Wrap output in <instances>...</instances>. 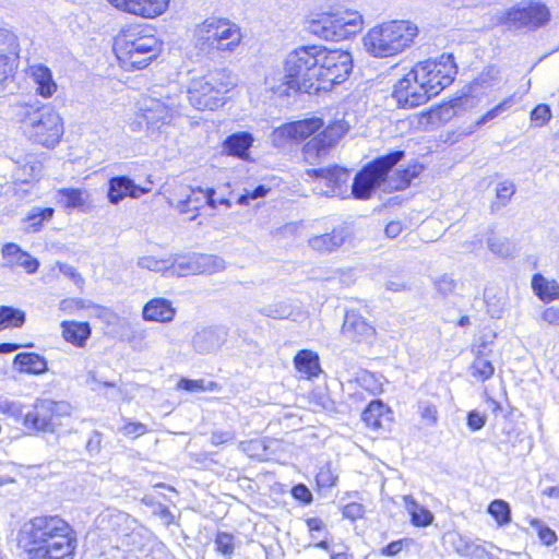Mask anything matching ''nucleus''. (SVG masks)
Segmentation results:
<instances>
[{
	"mask_svg": "<svg viewBox=\"0 0 559 559\" xmlns=\"http://www.w3.org/2000/svg\"><path fill=\"white\" fill-rule=\"evenodd\" d=\"M403 157V151H394L364 166L355 175L352 183L353 197L358 200H367L380 187H383L384 191H400L409 187L412 180L421 174L424 167L414 164L405 169H397L389 176L390 170Z\"/></svg>",
	"mask_w": 559,
	"mask_h": 559,
	"instance_id": "nucleus-1",
	"label": "nucleus"
},
{
	"mask_svg": "<svg viewBox=\"0 0 559 559\" xmlns=\"http://www.w3.org/2000/svg\"><path fill=\"white\" fill-rule=\"evenodd\" d=\"M15 116L22 123L26 135L34 143L45 147H55L63 134V123L60 115L48 105L20 104Z\"/></svg>",
	"mask_w": 559,
	"mask_h": 559,
	"instance_id": "nucleus-2",
	"label": "nucleus"
},
{
	"mask_svg": "<svg viewBox=\"0 0 559 559\" xmlns=\"http://www.w3.org/2000/svg\"><path fill=\"white\" fill-rule=\"evenodd\" d=\"M417 33V26L408 21H391L369 29L364 46L371 56L388 58L409 47Z\"/></svg>",
	"mask_w": 559,
	"mask_h": 559,
	"instance_id": "nucleus-3",
	"label": "nucleus"
},
{
	"mask_svg": "<svg viewBox=\"0 0 559 559\" xmlns=\"http://www.w3.org/2000/svg\"><path fill=\"white\" fill-rule=\"evenodd\" d=\"M318 46H302L290 51L285 59V79L289 88L316 94L326 90L319 82Z\"/></svg>",
	"mask_w": 559,
	"mask_h": 559,
	"instance_id": "nucleus-4",
	"label": "nucleus"
},
{
	"mask_svg": "<svg viewBox=\"0 0 559 559\" xmlns=\"http://www.w3.org/2000/svg\"><path fill=\"white\" fill-rule=\"evenodd\" d=\"M114 50L122 68L140 70L157 57L160 43L154 35L128 29L116 37Z\"/></svg>",
	"mask_w": 559,
	"mask_h": 559,
	"instance_id": "nucleus-5",
	"label": "nucleus"
},
{
	"mask_svg": "<svg viewBox=\"0 0 559 559\" xmlns=\"http://www.w3.org/2000/svg\"><path fill=\"white\" fill-rule=\"evenodd\" d=\"M194 45L203 52H233L242 39L240 27L226 19L209 17L198 24L193 34Z\"/></svg>",
	"mask_w": 559,
	"mask_h": 559,
	"instance_id": "nucleus-6",
	"label": "nucleus"
},
{
	"mask_svg": "<svg viewBox=\"0 0 559 559\" xmlns=\"http://www.w3.org/2000/svg\"><path fill=\"white\" fill-rule=\"evenodd\" d=\"M182 95L177 85L154 86L140 100V110L148 128L168 124L180 114Z\"/></svg>",
	"mask_w": 559,
	"mask_h": 559,
	"instance_id": "nucleus-7",
	"label": "nucleus"
},
{
	"mask_svg": "<svg viewBox=\"0 0 559 559\" xmlns=\"http://www.w3.org/2000/svg\"><path fill=\"white\" fill-rule=\"evenodd\" d=\"M362 15L358 11L345 10L321 13L306 22V29L324 40L340 41L360 32Z\"/></svg>",
	"mask_w": 559,
	"mask_h": 559,
	"instance_id": "nucleus-8",
	"label": "nucleus"
},
{
	"mask_svg": "<svg viewBox=\"0 0 559 559\" xmlns=\"http://www.w3.org/2000/svg\"><path fill=\"white\" fill-rule=\"evenodd\" d=\"M217 76L228 78V73L226 70H217L191 83L188 90V99L193 107L199 110H214L222 105L218 95L229 91L234 83L229 80L227 83L217 85Z\"/></svg>",
	"mask_w": 559,
	"mask_h": 559,
	"instance_id": "nucleus-9",
	"label": "nucleus"
},
{
	"mask_svg": "<svg viewBox=\"0 0 559 559\" xmlns=\"http://www.w3.org/2000/svg\"><path fill=\"white\" fill-rule=\"evenodd\" d=\"M415 67L430 97L449 86L457 72L452 55H442L439 60L420 61Z\"/></svg>",
	"mask_w": 559,
	"mask_h": 559,
	"instance_id": "nucleus-10",
	"label": "nucleus"
},
{
	"mask_svg": "<svg viewBox=\"0 0 559 559\" xmlns=\"http://www.w3.org/2000/svg\"><path fill=\"white\" fill-rule=\"evenodd\" d=\"M319 82L326 86L343 83L353 69V58L345 50H328L318 46Z\"/></svg>",
	"mask_w": 559,
	"mask_h": 559,
	"instance_id": "nucleus-11",
	"label": "nucleus"
},
{
	"mask_svg": "<svg viewBox=\"0 0 559 559\" xmlns=\"http://www.w3.org/2000/svg\"><path fill=\"white\" fill-rule=\"evenodd\" d=\"M29 559H73L76 548V534L70 524L66 532L48 538L40 544H32L24 547Z\"/></svg>",
	"mask_w": 559,
	"mask_h": 559,
	"instance_id": "nucleus-12",
	"label": "nucleus"
},
{
	"mask_svg": "<svg viewBox=\"0 0 559 559\" xmlns=\"http://www.w3.org/2000/svg\"><path fill=\"white\" fill-rule=\"evenodd\" d=\"M69 523L59 515L35 516L23 525L20 531V544L28 547L32 544L47 542L58 533L66 532Z\"/></svg>",
	"mask_w": 559,
	"mask_h": 559,
	"instance_id": "nucleus-13",
	"label": "nucleus"
},
{
	"mask_svg": "<svg viewBox=\"0 0 559 559\" xmlns=\"http://www.w3.org/2000/svg\"><path fill=\"white\" fill-rule=\"evenodd\" d=\"M69 404L62 401L37 400L34 408L24 417V427L33 432H51L53 431V418L69 414Z\"/></svg>",
	"mask_w": 559,
	"mask_h": 559,
	"instance_id": "nucleus-14",
	"label": "nucleus"
},
{
	"mask_svg": "<svg viewBox=\"0 0 559 559\" xmlns=\"http://www.w3.org/2000/svg\"><path fill=\"white\" fill-rule=\"evenodd\" d=\"M392 96L401 108H414L431 98L415 66L394 84Z\"/></svg>",
	"mask_w": 559,
	"mask_h": 559,
	"instance_id": "nucleus-15",
	"label": "nucleus"
},
{
	"mask_svg": "<svg viewBox=\"0 0 559 559\" xmlns=\"http://www.w3.org/2000/svg\"><path fill=\"white\" fill-rule=\"evenodd\" d=\"M350 122L346 115L335 118L321 133L312 138L304 147L307 158H321L326 155L329 148L333 147L349 131Z\"/></svg>",
	"mask_w": 559,
	"mask_h": 559,
	"instance_id": "nucleus-16",
	"label": "nucleus"
},
{
	"mask_svg": "<svg viewBox=\"0 0 559 559\" xmlns=\"http://www.w3.org/2000/svg\"><path fill=\"white\" fill-rule=\"evenodd\" d=\"M308 174L318 180L319 193L326 197L345 198L349 173L340 166L311 169Z\"/></svg>",
	"mask_w": 559,
	"mask_h": 559,
	"instance_id": "nucleus-17",
	"label": "nucleus"
},
{
	"mask_svg": "<svg viewBox=\"0 0 559 559\" xmlns=\"http://www.w3.org/2000/svg\"><path fill=\"white\" fill-rule=\"evenodd\" d=\"M342 334L356 343L370 342L376 329L358 312L347 311L342 325Z\"/></svg>",
	"mask_w": 559,
	"mask_h": 559,
	"instance_id": "nucleus-18",
	"label": "nucleus"
},
{
	"mask_svg": "<svg viewBox=\"0 0 559 559\" xmlns=\"http://www.w3.org/2000/svg\"><path fill=\"white\" fill-rule=\"evenodd\" d=\"M322 126L323 121L320 118L294 121L277 128L274 131V139L304 141L317 132Z\"/></svg>",
	"mask_w": 559,
	"mask_h": 559,
	"instance_id": "nucleus-19",
	"label": "nucleus"
},
{
	"mask_svg": "<svg viewBox=\"0 0 559 559\" xmlns=\"http://www.w3.org/2000/svg\"><path fill=\"white\" fill-rule=\"evenodd\" d=\"M147 192L148 189L135 185L128 176H116L108 182V200L115 205L127 197L138 199Z\"/></svg>",
	"mask_w": 559,
	"mask_h": 559,
	"instance_id": "nucleus-20",
	"label": "nucleus"
},
{
	"mask_svg": "<svg viewBox=\"0 0 559 559\" xmlns=\"http://www.w3.org/2000/svg\"><path fill=\"white\" fill-rule=\"evenodd\" d=\"M3 265L7 267H22L27 274H34L39 267V261L14 242H8L1 250Z\"/></svg>",
	"mask_w": 559,
	"mask_h": 559,
	"instance_id": "nucleus-21",
	"label": "nucleus"
},
{
	"mask_svg": "<svg viewBox=\"0 0 559 559\" xmlns=\"http://www.w3.org/2000/svg\"><path fill=\"white\" fill-rule=\"evenodd\" d=\"M178 271L171 273L183 275L187 273H209L213 274L225 269V261L214 254H195L187 263H179Z\"/></svg>",
	"mask_w": 559,
	"mask_h": 559,
	"instance_id": "nucleus-22",
	"label": "nucleus"
},
{
	"mask_svg": "<svg viewBox=\"0 0 559 559\" xmlns=\"http://www.w3.org/2000/svg\"><path fill=\"white\" fill-rule=\"evenodd\" d=\"M350 236V229L346 225L334 227L330 233L309 238V247L320 253H330L337 250Z\"/></svg>",
	"mask_w": 559,
	"mask_h": 559,
	"instance_id": "nucleus-23",
	"label": "nucleus"
},
{
	"mask_svg": "<svg viewBox=\"0 0 559 559\" xmlns=\"http://www.w3.org/2000/svg\"><path fill=\"white\" fill-rule=\"evenodd\" d=\"M226 332L219 329L206 328L195 333L192 345L195 352L209 354L218 349L225 342Z\"/></svg>",
	"mask_w": 559,
	"mask_h": 559,
	"instance_id": "nucleus-24",
	"label": "nucleus"
},
{
	"mask_svg": "<svg viewBox=\"0 0 559 559\" xmlns=\"http://www.w3.org/2000/svg\"><path fill=\"white\" fill-rule=\"evenodd\" d=\"M58 202L67 210H78L88 212L91 205V194L88 191L75 188H62L58 190Z\"/></svg>",
	"mask_w": 559,
	"mask_h": 559,
	"instance_id": "nucleus-25",
	"label": "nucleus"
},
{
	"mask_svg": "<svg viewBox=\"0 0 559 559\" xmlns=\"http://www.w3.org/2000/svg\"><path fill=\"white\" fill-rule=\"evenodd\" d=\"M142 313L145 321L169 322L175 317V309L169 300L154 298L145 304Z\"/></svg>",
	"mask_w": 559,
	"mask_h": 559,
	"instance_id": "nucleus-26",
	"label": "nucleus"
},
{
	"mask_svg": "<svg viewBox=\"0 0 559 559\" xmlns=\"http://www.w3.org/2000/svg\"><path fill=\"white\" fill-rule=\"evenodd\" d=\"M169 0H130L124 12L145 19H154L167 9Z\"/></svg>",
	"mask_w": 559,
	"mask_h": 559,
	"instance_id": "nucleus-27",
	"label": "nucleus"
},
{
	"mask_svg": "<svg viewBox=\"0 0 559 559\" xmlns=\"http://www.w3.org/2000/svg\"><path fill=\"white\" fill-rule=\"evenodd\" d=\"M13 365L20 372L40 374L47 370V360L36 353H20Z\"/></svg>",
	"mask_w": 559,
	"mask_h": 559,
	"instance_id": "nucleus-28",
	"label": "nucleus"
},
{
	"mask_svg": "<svg viewBox=\"0 0 559 559\" xmlns=\"http://www.w3.org/2000/svg\"><path fill=\"white\" fill-rule=\"evenodd\" d=\"M253 138L248 132H239L229 135L224 142V150L229 154L245 158L249 147L252 145Z\"/></svg>",
	"mask_w": 559,
	"mask_h": 559,
	"instance_id": "nucleus-29",
	"label": "nucleus"
},
{
	"mask_svg": "<svg viewBox=\"0 0 559 559\" xmlns=\"http://www.w3.org/2000/svg\"><path fill=\"white\" fill-rule=\"evenodd\" d=\"M296 369L307 378L317 377L321 371L319 356L311 350L301 349L294 359Z\"/></svg>",
	"mask_w": 559,
	"mask_h": 559,
	"instance_id": "nucleus-30",
	"label": "nucleus"
},
{
	"mask_svg": "<svg viewBox=\"0 0 559 559\" xmlns=\"http://www.w3.org/2000/svg\"><path fill=\"white\" fill-rule=\"evenodd\" d=\"M63 337L75 346H84L91 336V328L87 322H63Z\"/></svg>",
	"mask_w": 559,
	"mask_h": 559,
	"instance_id": "nucleus-31",
	"label": "nucleus"
},
{
	"mask_svg": "<svg viewBox=\"0 0 559 559\" xmlns=\"http://www.w3.org/2000/svg\"><path fill=\"white\" fill-rule=\"evenodd\" d=\"M524 22H526L524 28L527 29H536L545 25L550 19L548 8L538 2H531L528 5L524 7Z\"/></svg>",
	"mask_w": 559,
	"mask_h": 559,
	"instance_id": "nucleus-32",
	"label": "nucleus"
},
{
	"mask_svg": "<svg viewBox=\"0 0 559 559\" xmlns=\"http://www.w3.org/2000/svg\"><path fill=\"white\" fill-rule=\"evenodd\" d=\"M33 79L37 85V93L43 97H50L57 91V84L52 79L51 71L46 66L33 68Z\"/></svg>",
	"mask_w": 559,
	"mask_h": 559,
	"instance_id": "nucleus-33",
	"label": "nucleus"
},
{
	"mask_svg": "<svg viewBox=\"0 0 559 559\" xmlns=\"http://www.w3.org/2000/svg\"><path fill=\"white\" fill-rule=\"evenodd\" d=\"M532 287L543 301L559 299V285L555 281L549 282L542 274L533 275Z\"/></svg>",
	"mask_w": 559,
	"mask_h": 559,
	"instance_id": "nucleus-34",
	"label": "nucleus"
},
{
	"mask_svg": "<svg viewBox=\"0 0 559 559\" xmlns=\"http://www.w3.org/2000/svg\"><path fill=\"white\" fill-rule=\"evenodd\" d=\"M368 427L376 430L383 427V420L388 418V407L381 401L371 402L361 415Z\"/></svg>",
	"mask_w": 559,
	"mask_h": 559,
	"instance_id": "nucleus-35",
	"label": "nucleus"
},
{
	"mask_svg": "<svg viewBox=\"0 0 559 559\" xmlns=\"http://www.w3.org/2000/svg\"><path fill=\"white\" fill-rule=\"evenodd\" d=\"M405 508L411 515L415 526H428L433 521V514L423 506L418 504L412 496L404 497Z\"/></svg>",
	"mask_w": 559,
	"mask_h": 559,
	"instance_id": "nucleus-36",
	"label": "nucleus"
},
{
	"mask_svg": "<svg viewBox=\"0 0 559 559\" xmlns=\"http://www.w3.org/2000/svg\"><path fill=\"white\" fill-rule=\"evenodd\" d=\"M524 7H513L497 15V23L509 29H522L525 27Z\"/></svg>",
	"mask_w": 559,
	"mask_h": 559,
	"instance_id": "nucleus-37",
	"label": "nucleus"
},
{
	"mask_svg": "<svg viewBox=\"0 0 559 559\" xmlns=\"http://www.w3.org/2000/svg\"><path fill=\"white\" fill-rule=\"evenodd\" d=\"M19 44L13 33L8 29L0 28V58L17 63Z\"/></svg>",
	"mask_w": 559,
	"mask_h": 559,
	"instance_id": "nucleus-38",
	"label": "nucleus"
},
{
	"mask_svg": "<svg viewBox=\"0 0 559 559\" xmlns=\"http://www.w3.org/2000/svg\"><path fill=\"white\" fill-rule=\"evenodd\" d=\"M24 311L10 306L0 307V331L9 326L20 328L24 324Z\"/></svg>",
	"mask_w": 559,
	"mask_h": 559,
	"instance_id": "nucleus-39",
	"label": "nucleus"
},
{
	"mask_svg": "<svg viewBox=\"0 0 559 559\" xmlns=\"http://www.w3.org/2000/svg\"><path fill=\"white\" fill-rule=\"evenodd\" d=\"M488 249L496 255L501 258H507L511 255L513 251V246L506 237H500L496 235L493 231L487 238Z\"/></svg>",
	"mask_w": 559,
	"mask_h": 559,
	"instance_id": "nucleus-40",
	"label": "nucleus"
},
{
	"mask_svg": "<svg viewBox=\"0 0 559 559\" xmlns=\"http://www.w3.org/2000/svg\"><path fill=\"white\" fill-rule=\"evenodd\" d=\"M513 98L509 97L501 103H499L497 106L488 110L486 114L480 116L473 126L469 127V133L474 132L477 128H481L487 122L493 120L498 116H500L502 112H504L507 109H509L513 105Z\"/></svg>",
	"mask_w": 559,
	"mask_h": 559,
	"instance_id": "nucleus-41",
	"label": "nucleus"
},
{
	"mask_svg": "<svg viewBox=\"0 0 559 559\" xmlns=\"http://www.w3.org/2000/svg\"><path fill=\"white\" fill-rule=\"evenodd\" d=\"M500 70L496 66L485 68L473 82V88H489L498 84Z\"/></svg>",
	"mask_w": 559,
	"mask_h": 559,
	"instance_id": "nucleus-42",
	"label": "nucleus"
},
{
	"mask_svg": "<svg viewBox=\"0 0 559 559\" xmlns=\"http://www.w3.org/2000/svg\"><path fill=\"white\" fill-rule=\"evenodd\" d=\"M488 512L499 525H506L511 522L510 506L503 500H493L488 507Z\"/></svg>",
	"mask_w": 559,
	"mask_h": 559,
	"instance_id": "nucleus-43",
	"label": "nucleus"
},
{
	"mask_svg": "<svg viewBox=\"0 0 559 559\" xmlns=\"http://www.w3.org/2000/svg\"><path fill=\"white\" fill-rule=\"evenodd\" d=\"M138 265L142 269H146L157 273L170 272L176 265L169 260H157L154 257H142L138 261Z\"/></svg>",
	"mask_w": 559,
	"mask_h": 559,
	"instance_id": "nucleus-44",
	"label": "nucleus"
},
{
	"mask_svg": "<svg viewBox=\"0 0 559 559\" xmlns=\"http://www.w3.org/2000/svg\"><path fill=\"white\" fill-rule=\"evenodd\" d=\"M471 372L473 377L481 381H486L492 377L495 368L491 361L485 359L484 357L477 356L471 366Z\"/></svg>",
	"mask_w": 559,
	"mask_h": 559,
	"instance_id": "nucleus-45",
	"label": "nucleus"
},
{
	"mask_svg": "<svg viewBox=\"0 0 559 559\" xmlns=\"http://www.w3.org/2000/svg\"><path fill=\"white\" fill-rule=\"evenodd\" d=\"M454 547L457 554L465 557H481L485 554V549L481 546L476 545L474 542H471L462 536H459L457 540L454 542Z\"/></svg>",
	"mask_w": 559,
	"mask_h": 559,
	"instance_id": "nucleus-46",
	"label": "nucleus"
},
{
	"mask_svg": "<svg viewBox=\"0 0 559 559\" xmlns=\"http://www.w3.org/2000/svg\"><path fill=\"white\" fill-rule=\"evenodd\" d=\"M216 550L224 556H231L235 550V536L227 532H218L215 537Z\"/></svg>",
	"mask_w": 559,
	"mask_h": 559,
	"instance_id": "nucleus-47",
	"label": "nucleus"
},
{
	"mask_svg": "<svg viewBox=\"0 0 559 559\" xmlns=\"http://www.w3.org/2000/svg\"><path fill=\"white\" fill-rule=\"evenodd\" d=\"M259 312L262 316L280 320L286 319L290 314L288 306L283 302L264 306L259 310Z\"/></svg>",
	"mask_w": 559,
	"mask_h": 559,
	"instance_id": "nucleus-48",
	"label": "nucleus"
},
{
	"mask_svg": "<svg viewBox=\"0 0 559 559\" xmlns=\"http://www.w3.org/2000/svg\"><path fill=\"white\" fill-rule=\"evenodd\" d=\"M551 118V111L548 105L539 104L531 112V119L537 127L545 126Z\"/></svg>",
	"mask_w": 559,
	"mask_h": 559,
	"instance_id": "nucleus-49",
	"label": "nucleus"
},
{
	"mask_svg": "<svg viewBox=\"0 0 559 559\" xmlns=\"http://www.w3.org/2000/svg\"><path fill=\"white\" fill-rule=\"evenodd\" d=\"M418 411L423 420L426 421L427 425L432 426L438 420V409L436 405L430 402H419Z\"/></svg>",
	"mask_w": 559,
	"mask_h": 559,
	"instance_id": "nucleus-50",
	"label": "nucleus"
},
{
	"mask_svg": "<svg viewBox=\"0 0 559 559\" xmlns=\"http://www.w3.org/2000/svg\"><path fill=\"white\" fill-rule=\"evenodd\" d=\"M316 479L318 486L330 488L335 485L337 476L331 469L330 464H325L318 472Z\"/></svg>",
	"mask_w": 559,
	"mask_h": 559,
	"instance_id": "nucleus-51",
	"label": "nucleus"
},
{
	"mask_svg": "<svg viewBox=\"0 0 559 559\" xmlns=\"http://www.w3.org/2000/svg\"><path fill=\"white\" fill-rule=\"evenodd\" d=\"M269 191L270 189L263 185L255 187L253 190L246 189L245 193L238 198L237 203L239 205H248L251 200L264 198Z\"/></svg>",
	"mask_w": 559,
	"mask_h": 559,
	"instance_id": "nucleus-52",
	"label": "nucleus"
},
{
	"mask_svg": "<svg viewBox=\"0 0 559 559\" xmlns=\"http://www.w3.org/2000/svg\"><path fill=\"white\" fill-rule=\"evenodd\" d=\"M515 190V185L510 180L502 181L498 185L497 198L501 201L502 205H506L511 200Z\"/></svg>",
	"mask_w": 559,
	"mask_h": 559,
	"instance_id": "nucleus-53",
	"label": "nucleus"
},
{
	"mask_svg": "<svg viewBox=\"0 0 559 559\" xmlns=\"http://www.w3.org/2000/svg\"><path fill=\"white\" fill-rule=\"evenodd\" d=\"M436 288L443 296H448L455 290L456 282L449 275H442L437 280Z\"/></svg>",
	"mask_w": 559,
	"mask_h": 559,
	"instance_id": "nucleus-54",
	"label": "nucleus"
},
{
	"mask_svg": "<svg viewBox=\"0 0 559 559\" xmlns=\"http://www.w3.org/2000/svg\"><path fill=\"white\" fill-rule=\"evenodd\" d=\"M486 421V415L479 413L478 411H471L467 414V426L474 431L481 429Z\"/></svg>",
	"mask_w": 559,
	"mask_h": 559,
	"instance_id": "nucleus-55",
	"label": "nucleus"
},
{
	"mask_svg": "<svg viewBox=\"0 0 559 559\" xmlns=\"http://www.w3.org/2000/svg\"><path fill=\"white\" fill-rule=\"evenodd\" d=\"M53 215V209L46 207L44 210H38L37 213H33L28 216V221L32 222V226L35 227V230L41 225L44 221H48Z\"/></svg>",
	"mask_w": 559,
	"mask_h": 559,
	"instance_id": "nucleus-56",
	"label": "nucleus"
},
{
	"mask_svg": "<svg viewBox=\"0 0 559 559\" xmlns=\"http://www.w3.org/2000/svg\"><path fill=\"white\" fill-rule=\"evenodd\" d=\"M405 544H408V539L402 538L391 542L385 547L381 548L380 554L386 557H393L400 554Z\"/></svg>",
	"mask_w": 559,
	"mask_h": 559,
	"instance_id": "nucleus-57",
	"label": "nucleus"
},
{
	"mask_svg": "<svg viewBox=\"0 0 559 559\" xmlns=\"http://www.w3.org/2000/svg\"><path fill=\"white\" fill-rule=\"evenodd\" d=\"M0 412L17 417L22 415L21 404L8 399L0 400Z\"/></svg>",
	"mask_w": 559,
	"mask_h": 559,
	"instance_id": "nucleus-58",
	"label": "nucleus"
},
{
	"mask_svg": "<svg viewBox=\"0 0 559 559\" xmlns=\"http://www.w3.org/2000/svg\"><path fill=\"white\" fill-rule=\"evenodd\" d=\"M178 386L182 390L195 392V391H205L207 388L205 386V381L203 379L190 380V379H181L178 383Z\"/></svg>",
	"mask_w": 559,
	"mask_h": 559,
	"instance_id": "nucleus-59",
	"label": "nucleus"
},
{
	"mask_svg": "<svg viewBox=\"0 0 559 559\" xmlns=\"http://www.w3.org/2000/svg\"><path fill=\"white\" fill-rule=\"evenodd\" d=\"M100 448H102V433L98 432L97 430H94L90 435V438L86 442V451L91 455H95V454L99 453Z\"/></svg>",
	"mask_w": 559,
	"mask_h": 559,
	"instance_id": "nucleus-60",
	"label": "nucleus"
},
{
	"mask_svg": "<svg viewBox=\"0 0 559 559\" xmlns=\"http://www.w3.org/2000/svg\"><path fill=\"white\" fill-rule=\"evenodd\" d=\"M364 512V506L356 502L348 503L343 509V515L350 520L362 518Z\"/></svg>",
	"mask_w": 559,
	"mask_h": 559,
	"instance_id": "nucleus-61",
	"label": "nucleus"
},
{
	"mask_svg": "<svg viewBox=\"0 0 559 559\" xmlns=\"http://www.w3.org/2000/svg\"><path fill=\"white\" fill-rule=\"evenodd\" d=\"M234 439L235 432L231 430H215L211 436V442L214 445H221Z\"/></svg>",
	"mask_w": 559,
	"mask_h": 559,
	"instance_id": "nucleus-62",
	"label": "nucleus"
},
{
	"mask_svg": "<svg viewBox=\"0 0 559 559\" xmlns=\"http://www.w3.org/2000/svg\"><path fill=\"white\" fill-rule=\"evenodd\" d=\"M293 497L301 502L309 503L312 500V493L304 484H298L292 489Z\"/></svg>",
	"mask_w": 559,
	"mask_h": 559,
	"instance_id": "nucleus-63",
	"label": "nucleus"
},
{
	"mask_svg": "<svg viewBox=\"0 0 559 559\" xmlns=\"http://www.w3.org/2000/svg\"><path fill=\"white\" fill-rule=\"evenodd\" d=\"M542 320L549 325L559 326V308L555 306L545 308L542 312Z\"/></svg>",
	"mask_w": 559,
	"mask_h": 559,
	"instance_id": "nucleus-64",
	"label": "nucleus"
}]
</instances>
